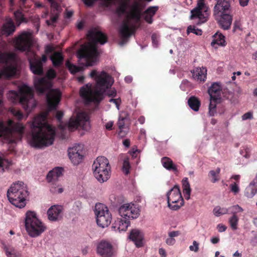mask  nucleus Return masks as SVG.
<instances>
[{"instance_id": "obj_43", "label": "nucleus", "mask_w": 257, "mask_h": 257, "mask_svg": "<svg viewBox=\"0 0 257 257\" xmlns=\"http://www.w3.org/2000/svg\"><path fill=\"white\" fill-rule=\"evenodd\" d=\"M192 33L197 36H201L202 34V31L201 29L196 28L195 26L190 25L187 29V34L189 35Z\"/></svg>"}, {"instance_id": "obj_39", "label": "nucleus", "mask_w": 257, "mask_h": 257, "mask_svg": "<svg viewBox=\"0 0 257 257\" xmlns=\"http://www.w3.org/2000/svg\"><path fill=\"white\" fill-rule=\"evenodd\" d=\"M220 170V168H217L215 170H211L209 171L208 176L211 178V181L212 183H215L219 180Z\"/></svg>"}, {"instance_id": "obj_11", "label": "nucleus", "mask_w": 257, "mask_h": 257, "mask_svg": "<svg viewBox=\"0 0 257 257\" xmlns=\"http://www.w3.org/2000/svg\"><path fill=\"white\" fill-rule=\"evenodd\" d=\"M8 98L13 103H20L27 110L29 107L30 100L33 98V93L30 87L24 85L20 88L19 92L10 91L8 93Z\"/></svg>"}, {"instance_id": "obj_13", "label": "nucleus", "mask_w": 257, "mask_h": 257, "mask_svg": "<svg viewBox=\"0 0 257 257\" xmlns=\"http://www.w3.org/2000/svg\"><path fill=\"white\" fill-rule=\"evenodd\" d=\"M94 211L98 225L102 228L108 226L111 222L112 217L107 207L101 203L96 204Z\"/></svg>"}, {"instance_id": "obj_62", "label": "nucleus", "mask_w": 257, "mask_h": 257, "mask_svg": "<svg viewBox=\"0 0 257 257\" xmlns=\"http://www.w3.org/2000/svg\"><path fill=\"white\" fill-rule=\"evenodd\" d=\"M107 95L111 97H115L116 94V91L114 89H110L108 91Z\"/></svg>"}, {"instance_id": "obj_26", "label": "nucleus", "mask_w": 257, "mask_h": 257, "mask_svg": "<svg viewBox=\"0 0 257 257\" xmlns=\"http://www.w3.org/2000/svg\"><path fill=\"white\" fill-rule=\"evenodd\" d=\"M193 77L198 81L204 82L205 81L207 75V69L205 67L196 68L192 72Z\"/></svg>"}, {"instance_id": "obj_16", "label": "nucleus", "mask_w": 257, "mask_h": 257, "mask_svg": "<svg viewBox=\"0 0 257 257\" xmlns=\"http://www.w3.org/2000/svg\"><path fill=\"white\" fill-rule=\"evenodd\" d=\"M140 209L136 205L126 203L120 206L118 209L119 215L124 219L128 220L137 218L140 215Z\"/></svg>"}, {"instance_id": "obj_1", "label": "nucleus", "mask_w": 257, "mask_h": 257, "mask_svg": "<svg viewBox=\"0 0 257 257\" xmlns=\"http://www.w3.org/2000/svg\"><path fill=\"white\" fill-rule=\"evenodd\" d=\"M46 120L45 114H41L34 118L29 139V144L32 147L41 148L53 143L55 130L47 122Z\"/></svg>"}, {"instance_id": "obj_63", "label": "nucleus", "mask_w": 257, "mask_h": 257, "mask_svg": "<svg viewBox=\"0 0 257 257\" xmlns=\"http://www.w3.org/2000/svg\"><path fill=\"white\" fill-rule=\"evenodd\" d=\"M166 243L168 245H173L175 242V239L170 237L166 239Z\"/></svg>"}, {"instance_id": "obj_14", "label": "nucleus", "mask_w": 257, "mask_h": 257, "mask_svg": "<svg viewBox=\"0 0 257 257\" xmlns=\"http://www.w3.org/2000/svg\"><path fill=\"white\" fill-rule=\"evenodd\" d=\"M168 206L173 210H178L184 203L179 186L176 185L167 194Z\"/></svg>"}, {"instance_id": "obj_42", "label": "nucleus", "mask_w": 257, "mask_h": 257, "mask_svg": "<svg viewBox=\"0 0 257 257\" xmlns=\"http://www.w3.org/2000/svg\"><path fill=\"white\" fill-rule=\"evenodd\" d=\"M228 209L226 208H221L219 206L215 207L213 209L214 214L216 216H219L221 215L228 213Z\"/></svg>"}, {"instance_id": "obj_58", "label": "nucleus", "mask_w": 257, "mask_h": 257, "mask_svg": "<svg viewBox=\"0 0 257 257\" xmlns=\"http://www.w3.org/2000/svg\"><path fill=\"white\" fill-rule=\"evenodd\" d=\"M109 101L110 102H113L114 103L116 107L118 109L119 108V105L120 104V103L121 102V100L120 99H113V98H111L109 99Z\"/></svg>"}, {"instance_id": "obj_60", "label": "nucleus", "mask_w": 257, "mask_h": 257, "mask_svg": "<svg viewBox=\"0 0 257 257\" xmlns=\"http://www.w3.org/2000/svg\"><path fill=\"white\" fill-rule=\"evenodd\" d=\"M53 50L54 49L52 46L50 45H47L45 47V52L46 54H48L52 53Z\"/></svg>"}, {"instance_id": "obj_55", "label": "nucleus", "mask_w": 257, "mask_h": 257, "mask_svg": "<svg viewBox=\"0 0 257 257\" xmlns=\"http://www.w3.org/2000/svg\"><path fill=\"white\" fill-rule=\"evenodd\" d=\"M152 43L153 45L157 47L158 45V41L157 39V35L156 34H153L151 37Z\"/></svg>"}, {"instance_id": "obj_27", "label": "nucleus", "mask_w": 257, "mask_h": 257, "mask_svg": "<svg viewBox=\"0 0 257 257\" xmlns=\"http://www.w3.org/2000/svg\"><path fill=\"white\" fill-rule=\"evenodd\" d=\"M221 87L218 83L214 82L208 88V92L211 98L221 99Z\"/></svg>"}, {"instance_id": "obj_9", "label": "nucleus", "mask_w": 257, "mask_h": 257, "mask_svg": "<svg viewBox=\"0 0 257 257\" xmlns=\"http://www.w3.org/2000/svg\"><path fill=\"white\" fill-rule=\"evenodd\" d=\"M93 174L100 183L106 182L110 177L111 167L108 160L103 156L98 157L92 165Z\"/></svg>"}, {"instance_id": "obj_36", "label": "nucleus", "mask_w": 257, "mask_h": 257, "mask_svg": "<svg viewBox=\"0 0 257 257\" xmlns=\"http://www.w3.org/2000/svg\"><path fill=\"white\" fill-rule=\"evenodd\" d=\"M130 0H122L120 5L116 10V13L119 16H121L126 13V10L128 7Z\"/></svg>"}, {"instance_id": "obj_15", "label": "nucleus", "mask_w": 257, "mask_h": 257, "mask_svg": "<svg viewBox=\"0 0 257 257\" xmlns=\"http://www.w3.org/2000/svg\"><path fill=\"white\" fill-rule=\"evenodd\" d=\"M63 169L62 167H56L49 172L47 175V180L51 183L50 191L54 194L61 193L63 189L58 183L59 178L62 175Z\"/></svg>"}, {"instance_id": "obj_21", "label": "nucleus", "mask_w": 257, "mask_h": 257, "mask_svg": "<svg viewBox=\"0 0 257 257\" xmlns=\"http://www.w3.org/2000/svg\"><path fill=\"white\" fill-rule=\"evenodd\" d=\"M96 253L101 257H112L114 255L113 246L109 242L102 240L97 244Z\"/></svg>"}, {"instance_id": "obj_23", "label": "nucleus", "mask_w": 257, "mask_h": 257, "mask_svg": "<svg viewBox=\"0 0 257 257\" xmlns=\"http://www.w3.org/2000/svg\"><path fill=\"white\" fill-rule=\"evenodd\" d=\"M128 237L135 243L137 247H140L143 245L144 235L141 230L138 229H132Z\"/></svg>"}, {"instance_id": "obj_40", "label": "nucleus", "mask_w": 257, "mask_h": 257, "mask_svg": "<svg viewBox=\"0 0 257 257\" xmlns=\"http://www.w3.org/2000/svg\"><path fill=\"white\" fill-rule=\"evenodd\" d=\"M66 66L69 71L72 74H75L83 70V67L75 65L68 61L66 62Z\"/></svg>"}, {"instance_id": "obj_46", "label": "nucleus", "mask_w": 257, "mask_h": 257, "mask_svg": "<svg viewBox=\"0 0 257 257\" xmlns=\"http://www.w3.org/2000/svg\"><path fill=\"white\" fill-rule=\"evenodd\" d=\"M240 154L245 158H249L251 154V150L247 146H244L241 148Z\"/></svg>"}, {"instance_id": "obj_10", "label": "nucleus", "mask_w": 257, "mask_h": 257, "mask_svg": "<svg viewBox=\"0 0 257 257\" xmlns=\"http://www.w3.org/2000/svg\"><path fill=\"white\" fill-rule=\"evenodd\" d=\"M25 225L28 234L32 237L39 236L46 229V227L38 218L34 211H28L26 212Z\"/></svg>"}, {"instance_id": "obj_3", "label": "nucleus", "mask_w": 257, "mask_h": 257, "mask_svg": "<svg viewBox=\"0 0 257 257\" xmlns=\"http://www.w3.org/2000/svg\"><path fill=\"white\" fill-rule=\"evenodd\" d=\"M14 43L16 49L26 52L31 71L35 75H43V64L47 61V57L44 54L39 59L36 53L30 50L32 44L31 34L27 32H23L16 38Z\"/></svg>"}, {"instance_id": "obj_17", "label": "nucleus", "mask_w": 257, "mask_h": 257, "mask_svg": "<svg viewBox=\"0 0 257 257\" xmlns=\"http://www.w3.org/2000/svg\"><path fill=\"white\" fill-rule=\"evenodd\" d=\"M208 8L203 7L202 4L197 5L196 7L191 11L190 20L198 19V24L206 22L208 19Z\"/></svg>"}, {"instance_id": "obj_38", "label": "nucleus", "mask_w": 257, "mask_h": 257, "mask_svg": "<svg viewBox=\"0 0 257 257\" xmlns=\"http://www.w3.org/2000/svg\"><path fill=\"white\" fill-rule=\"evenodd\" d=\"M124 119V117L120 116L117 122V125L119 130L118 134L119 136L121 137H123L126 134V132L124 131V129L125 128Z\"/></svg>"}, {"instance_id": "obj_8", "label": "nucleus", "mask_w": 257, "mask_h": 257, "mask_svg": "<svg viewBox=\"0 0 257 257\" xmlns=\"http://www.w3.org/2000/svg\"><path fill=\"white\" fill-rule=\"evenodd\" d=\"M24 126L20 123L15 124L12 128L6 126L3 122L0 123V138L4 143H16L21 141L24 133Z\"/></svg>"}, {"instance_id": "obj_31", "label": "nucleus", "mask_w": 257, "mask_h": 257, "mask_svg": "<svg viewBox=\"0 0 257 257\" xmlns=\"http://www.w3.org/2000/svg\"><path fill=\"white\" fill-rule=\"evenodd\" d=\"M183 192L186 199H190L191 189L187 178H184L182 181Z\"/></svg>"}, {"instance_id": "obj_45", "label": "nucleus", "mask_w": 257, "mask_h": 257, "mask_svg": "<svg viewBox=\"0 0 257 257\" xmlns=\"http://www.w3.org/2000/svg\"><path fill=\"white\" fill-rule=\"evenodd\" d=\"M131 168L130 164L129 162V158L125 157L123 161L122 164V171L125 175H127L130 173V169Z\"/></svg>"}, {"instance_id": "obj_4", "label": "nucleus", "mask_w": 257, "mask_h": 257, "mask_svg": "<svg viewBox=\"0 0 257 257\" xmlns=\"http://www.w3.org/2000/svg\"><path fill=\"white\" fill-rule=\"evenodd\" d=\"M88 37L92 42L82 45L77 52V56L80 60L84 59L86 66H93L98 56L96 47L97 43L105 44L107 41V37L101 31H89Z\"/></svg>"}, {"instance_id": "obj_2", "label": "nucleus", "mask_w": 257, "mask_h": 257, "mask_svg": "<svg viewBox=\"0 0 257 257\" xmlns=\"http://www.w3.org/2000/svg\"><path fill=\"white\" fill-rule=\"evenodd\" d=\"M90 76L96 81L94 89L93 90L91 86L86 84V87L81 88L80 95L84 99L86 104L92 102L99 103L102 99L103 94L106 90L112 85V78L103 71L98 74L95 70L90 72Z\"/></svg>"}, {"instance_id": "obj_54", "label": "nucleus", "mask_w": 257, "mask_h": 257, "mask_svg": "<svg viewBox=\"0 0 257 257\" xmlns=\"http://www.w3.org/2000/svg\"><path fill=\"white\" fill-rule=\"evenodd\" d=\"M255 193L253 192V190L252 189H246L245 192V195L248 197V198H251L252 197Z\"/></svg>"}, {"instance_id": "obj_18", "label": "nucleus", "mask_w": 257, "mask_h": 257, "mask_svg": "<svg viewBox=\"0 0 257 257\" xmlns=\"http://www.w3.org/2000/svg\"><path fill=\"white\" fill-rule=\"evenodd\" d=\"M61 98V93L57 89H51L46 94V100L49 110H55Z\"/></svg>"}, {"instance_id": "obj_19", "label": "nucleus", "mask_w": 257, "mask_h": 257, "mask_svg": "<svg viewBox=\"0 0 257 257\" xmlns=\"http://www.w3.org/2000/svg\"><path fill=\"white\" fill-rule=\"evenodd\" d=\"M135 31L136 27L135 26L130 27L127 21L124 22L119 30L120 37V40L119 42V45L123 46L125 44L128 39L135 33Z\"/></svg>"}, {"instance_id": "obj_25", "label": "nucleus", "mask_w": 257, "mask_h": 257, "mask_svg": "<svg viewBox=\"0 0 257 257\" xmlns=\"http://www.w3.org/2000/svg\"><path fill=\"white\" fill-rule=\"evenodd\" d=\"M142 9L140 4L138 2L134 3L131 7V10L129 13L131 19L135 20L137 23L140 21L141 18Z\"/></svg>"}, {"instance_id": "obj_29", "label": "nucleus", "mask_w": 257, "mask_h": 257, "mask_svg": "<svg viewBox=\"0 0 257 257\" xmlns=\"http://www.w3.org/2000/svg\"><path fill=\"white\" fill-rule=\"evenodd\" d=\"M161 162L164 168L169 171H173L175 172H178V169L176 166L174 164L172 160L167 157H164L162 158Z\"/></svg>"}, {"instance_id": "obj_7", "label": "nucleus", "mask_w": 257, "mask_h": 257, "mask_svg": "<svg viewBox=\"0 0 257 257\" xmlns=\"http://www.w3.org/2000/svg\"><path fill=\"white\" fill-rule=\"evenodd\" d=\"M0 63L7 65L0 71V79H8L14 76L18 70V57L14 53L0 51Z\"/></svg>"}, {"instance_id": "obj_5", "label": "nucleus", "mask_w": 257, "mask_h": 257, "mask_svg": "<svg viewBox=\"0 0 257 257\" xmlns=\"http://www.w3.org/2000/svg\"><path fill=\"white\" fill-rule=\"evenodd\" d=\"M214 7L213 15L219 26L223 30L230 29L232 22L231 15L230 3L231 0H216Z\"/></svg>"}, {"instance_id": "obj_61", "label": "nucleus", "mask_w": 257, "mask_h": 257, "mask_svg": "<svg viewBox=\"0 0 257 257\" xmlns=\"http://www.w3.org/2000/svg\"><path fill=\"white\" fill-rule=\"evenodd\" d=\"M63 116V113L61 111H58L56 113V117L57 119L60 122Z\"/></svg>"}, {"instance_id": "obj_33", "label": "nucleus", "mask_w": 257, "mask_h": 257, "mask_svg": "<svg viewBox=\"0 0 257 257\" xmlns=\"http://www.w3.org/2000/svg\"><path fill=\"white\" fill-rule=\"evenodd\" d=\"M188 104L192 110L197 111L199 109L201 102L198 98L194 96H192L189 98Z\"/></svg>"}, {"instance_id": "obj_47", "label": "nucleus", "mask_w": 257, "mask_h": 257, "mask_svg": "<svg viewBox=\"0 0 257 257\" xmlns=\"http://www.w3.org/2000/svg\"><path fill=\"white\" fill-rule=\"evenodd\" d=\"M59 17V13H51L50 20H47L46 23L48 26L53 25L56 22Z\"/></svg>"}, {"instance_id": "obj_28", "label": "nucleus", "mask_w": 257, "mask_h": 257, "mask_svg": "<svg viewBox=\"0 0 257 257\" xmlns=\"http://www.w3.org/2000/svg\"><path fill=\"white\" fill-rule=\"evenodd\" d=\"M226 44L225 37L222 34L216 33L213 36V40L211 43L212 47L217 48V46H225Z\"/></svg>"}, {"instance_id": "obj_59", "label": "nucleus", "mask_w": 257, "mask_h": 257, "mask_svg": "<svg viewBox=\"0 0 257 257\" xmlns=\"http://www.w3.org/2000/svg\"><path fill=\"white\" fill-rule=\"evenodd\" d=\"M217 228L218 231L220 232L225 231L227 228L226 226L222 224H219L217 225Z\"/></svg>"}, {"instance_id": "obj_6", "label": "nucleus", "mask_w": 257, "mask_h": 257, "mask_svg": "<svg viewBox=\"0 0 257 257\" xmlns=\"http://www.w3.org/2000/svg\"><path fill=\"white\" fill-rule=\"evenodd\" d=\"M28 195L27 186L21 181L13 183L7 192V196L10 202L20 208L26 206V198Z\"/></svg>"}, {"instance_id": "obj_20", "label": "nucleus", "mask_w": 257, "mask_h": 257, "mask_svg": "<svg viewBox=\"0 0 257 257\" xmlns=\"http://www.w3.org/2000/svg\"><path fill=\"white\" fill-rule=\"evenodd\" d=\"M83 147L81 144H78L68 150V156L72 163L75 165L79 164L82 161L83 155Z\"/></svg>"}, {"instance_id": "obj_37", "label": "nucleus", "mask_w": 257, "mask_h": 257, "mask_svg": "<svg viewBox=\"0 0 257 257\" xmlns=\"http://www.w3.org/2000/svg\"><path fill=\"white\" fill-rule=\"evenodd\" d=\"M221 99L217 98H211L209 106V114L210 116H213L216 112V104L219 103Z\"/></svg>"}, {"instance_id": "obj_30", "label": "nucleus", "mask_w": 257, "mask_h": 257, "mask_svg": "<svg viewBox=\"0 0 257 257\" xmlns=\"http://www.w3.org/2000/svg\"><path fill=\"white\" fill-rule=\"evenodd\" d=\"M3 248L8 257H21V253L13 246L4 245Z\"/></svg>"}, {"instance_id": "obj_51", "label": "nucleus", "mask_w": 257, "mask_h": 257, "mask_svg": "<svg viewBox=\"0 0 257 257\" xmlns=\"http://www.w3.org/2000/svg\"><path fill=\"white\" fill-rule=\"evenodd\" d=\"M51 13H59V6L58 4L55 2V1L53 2L51 4Z\"/></svg>"}, {"instance_id": "obj_57", "label": "nucleus", "mask_w": 257, "mask_h": 257, "mask_svg": "<svg viewBox=\"0 0 257 257\" xmlns=\"http://www.w3.org/2000/svg\"><path fill=\"white\" fill-rule=\"evenodd\" d=\"M144 19L149 24L153 23V17L149 15V14H144Z\"/></svg>"}, {"instance_id": "obj_24", "label": "nucleus", "mask_w": 257, "mask_h": 257, "mask_svg": "<svg viewBox=\"0 0 257 257\" xmlns=\"http://www.w3.org/2000/svg\"><path fill=\"white\" fill-rule=\"evenodd\" d=\"M130 225L128 220L122 218H117L112 225V229L119 232L126 231L127 228Z\"/></svg>"}, {"instance_id": "obj_53", "label": "nucleus", "mask_w": 257, "mask_h": 257, "mask_svg": "<svg viewBox=\"0 0 257 257\" xmlns=\"http://www.w3.org/2000/svg\"><path fill=\"white\" fill-rule=\"evenodd\" d=\"M189 249L191 251L197 252L199 250V243L196 241H193V245H190Z\"/></svg>"}, {"instance_id": "obj_35", "label": "nucleus", "mask_w": 257, "mask_h": 257, "mask_svg": "<svg viewBox=\"0 0 257 257\" xmlns=\"http://www.w3.org/2000/svg\"><path fill=\"white\" fill-rule=\"evenodd\" d=\"M2 31L5 34L10 35L15 31V26L12 21L10 20L4 24Z\"/></svg>"}, {"instance_id": "obj_44", "label": "nucleus", "mask_w": 257, "mask_h": 257, "mask_svg": "<svg viewBox=\"0 0 257 257\" xmlns=\"http://www.w3.org/2000/svg\"><path fill=\"white\" fill-rule=\"evenodd\" d=\"M80 125H81V122H80L77 117L75 119H71L68 123L69 129L71 131L73 129L77 128Z\"/></svg>"}, {"instance_id": "obj_64", "label": "nucleus", "mask_w": 257, "mask_h": 257, "mask_svg": "<svg viewBox=\"0 0 257 257\" xmlns=\"http://www.w3.org/2000/svg\"><path fill=\"white\" fill-rule=\"evenodd\" d=\"M96 0H82L83 3L87 6H91Z\"/></svg>"}, {"instance_id": "obj_49", "label": "nucleus", "mask_w": 257, "mask_h": 257, "mask_svg": "<svg viewBox=\"0 0 257 257\" xmlns=\"http://www.w3.org/2000/svg\"><path fill=\"white\" fill-rule=\"evenodd\" d=\"M158 10V7H150L145 11L144 14H149V15L153 17Z\"/></svg>"}, {"instance_id": "obj_22", "label": "nucleus", "mask_w": 257, "mask_h": 257, "mask_svg": "<svg viewBox=\"0 0 257 257\" xmlns=\"http://www.w3.org/2000/svg\"><path fill=\"white\" fill-rule=\"evenodd\" d=\"M63 208L61 205H54L52 206L47 211L48 218L51 221H57L62 218Z\"/></svg>"}, {"instance_id": "obj_34", "label": "nucleus", "mask_w": 257, "mask_h": 257, "mask_svg": "<svg viewBox=\"0 0 257 257\" xmlns=\"http://www.w3.org/2000/svg\"><path fill=\"white\" fill-rule=\"evenodd\" d=\"M77 117L81 122V125H83V129L86 130L90 127L89 117L86 113L83 112H80L78 113Z\"/></svg>"}, {"instance_id": "obj_12", "label": "nucleus", "mask_w": 257, "mask_h": 257, "mask_svg": "<svg viewBox=\"0 0 257 257\" xmlns=\"http://www.w3.org/2000/svg\"><path fill=\"white\" fill-rule=\"evenodd\" d=\"M56 76L55 70L51 68L47 71L46 77L36 78L34 80V86L37 92L42 94L49 90L52 87L50 80L55 78Z\"/></svg>"}, {"instance_id": "obj_52", "label": "nucleus", "mask_w": 257, "mask_h": 257, "mask_svg": "<svg viewBox=\"0 0 257 257\" xmlns=\"http://www.w3.org/2000/svg\"><path fill=\"white\" fill-rule=\"evenodd\" d=\"M230 189L234 195L237 194L239 191V188L238 185L235 183H232L230 185Z\"/></svg>"}, {"instance_id": "obj_41", "label": "nucleus", "mask_w": 257, "mask_h": 257, "mask_svg": "<svg viewBox=\"0 0 257 257\" xmlns=\"http://www.w3.org/2000/svg\"><path fill=\"white\" fill-rule=\"evenodd\" d=\"M238 221L239 218L236 215H232V216L229 219L228 222L230 227L232 230H235L237 229Z\"/></svg>"}, {"instance_id": "obj_48", "label": "nucleus", "mask_w": 257, "mask_h": 257, "mask_svg": "<svg viewBox=\"0 0 257 257\" xmlns=\"http://www.w3.org/2000/svg\"><path fill=\"white\" fill-rule=\"evenodd\" d=\"M233 215H236V213L241 212L243 211L242 207L238 205H233L229 208Z\"/></svg>"}, {"instance_id": "obj_50", "label": "nucleus", "mask_w": 257, "mask_h": 257, "mask_svg": "<svg viewBox=\"0 0 257 257\" xmlns=\"http://www.w3.org/2000/svg\"><path fill=\"white\" fill-rule=\"evenodd\" d=\"M11 112L19 120L22 119L24 117L23 113L20 110H16L13 108L12 109Z\"/></svg>"}, {"instance_id": "obj_32", "label": "nucleus", "mask_w": 257, "mask_h": 257, "mask_svg": "<svg viewBox=\"0 0 257 257\" xmlns=\"http://www.w3.org/2000/svg\"><path fill=\"white\" fill-rule=\"evenodd\" d=\"M50 59L54 67H58L62 64L64 58L61 53L56 52L51 56Z\"/></svg>"}, {"instance_id": "obj_56", "label": "nucleus", "mask_w": 257, "mask_h": 257, "mask_svg": "<svg viewBox=\"0 0 257 257\" xmlns=\"http://www.w3.org/2000/svg\"><path fill=\"white\" fill-rule=\"evenodd\" d=\"M253 118L252 113L251 112H247L244 113L242 116V119L243 120H246L248 119H252Z\"/></svg>"}]
</instances>
